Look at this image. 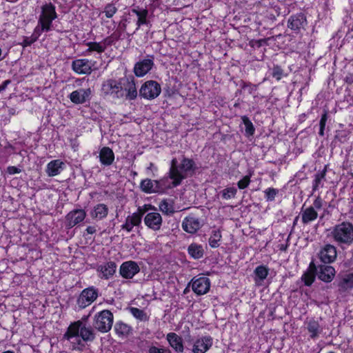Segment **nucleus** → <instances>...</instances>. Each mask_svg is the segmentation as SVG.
<instances>
[{
    "mask_svg": "<svg viewBox=\"0 0 353 353\" xmlns=\"http://www.w3.org/2000/svg\"><path fill=\"white\" fill-rule=\"evenodd\" d=\"M278 190L274 188H268L265 191L266 199L268 201L274 200L275 196L276 195Z\"/></svg>",
    "mask_w": 353,
    "mask_h": 353,
    "instance_id": "nucleus-49",
    "label": "nucleus"
},
{
    "mask_svg": "<svg viewBox=\"0 0 353 353\" xmlns=\"http://www.w3.org/2000/svg\"><path fill=\"white\" fill-rule=\"evenodd\" d=\"M195 168V163L192 159L183 157L181 163L178 165L176 159H173L169 172L170 178L173 180V186L180 185L182 180L186 177V173L194 171Z\"/></svg>",
    "mask_w": 353,
    "mask_h": 353,
    "instance_id": "nucleus-2",
    "label": "nucleus"
},
{
    "mask_svg": "<svg viewBox=\"0 0 353 353\" xmlns=\"http://www.w3.org/2000/svg\"><path fill=\"white\" fill-rule=\"evenodd\" d=\"M307 330L310 334V338L313 339L317 338L322 331L318 321L314 319L310 320L307 322Z\"/></svg>",
    "mask_w": 353,
    "mask_h": 353,
    "instance_id": "nucleus-31",
    "label": "nucleus"
},
{
    "mask_svg": "<svg viewBox=\"0 0 353 353\" xmlns=\"http://www.w3.org/2000/svg\"><path fill=\"white\" fill-rule=\"evenodd\" d=\"M212 345V338L205 336L198 339L194 343L192 352L194 353H205Z\"/></svg>",
    "mask_w": 353,
    "mask_h": 353,
    "instance_id": "nucleus-17",
    "label": "nucleus"
},
{
    "mask_svg": "<svg viewBox=\"0 0 353 353\" xmlns=\"http://www.w3.org/2000/svg\"><path fill=\"white\" fill-rule=\"evenodd\" d=\"M314 276L312 273L306 272L302 276V280L307 286H310L314 281Z\"/></svg>",
    "mask_w": 353,
    "mask_h": 353,
    "instance_id": "nucleus-47",
    "label": "nucleus"
},
{
    "mask_svg": "<svg viewBox=\"0 0 353 353\" xmlns=\"http://www.w3.org/2000/svg\"><path fill=\"white\" fill-rule=\"evenodd\" d=\"M310 268L316 272L318 278L326 283L331 282L335 276L334 268L328 264L319 265L317 267L313 262L310 264Z\"/></svg>",
    "mask_w": 353,
    "mask_h": 353,
    "instance_id": "nucleus-7",
    "label": "nucleus"
},
{
    "mask_svg": "<svg viewBox=\"0 0 353 353\" xmlns=\"http://www.w3.org/2000/svg\"><path fill=\"white\" fill-rule=\"evenodd\" d=\"M144 214V210L141 208H138L137 212L133 213L132 215L128 216L126 219L129 223H131L134 226H138L141 223L142 216Z\"/></svg>",
    "mask_w": 353,
    "mask_h": 353,
    "instance_id": "nucleus-35",
    "label": "nucleus"
},
{
    "mask_svg": "<svg viewBox=\"0 0 353 353\" xmlns=\"http://www.w3.org/2000/svg\"><path fill=\"white\" fill-rule=\"evenodd\" d=\"M7 172L10 174H14L21 172V169L15 166H9L7 168Z\"/></svg>",
    "mask_w": 353,
    "mask_h": 353,
    "instance_id": "nucleus-55",
    "label": "nucleus"
},
{
    "mask_svg": "<svg viewBox=\"0 0 353 353\" xmlns=\"http://www.w3.org/2000/svg\"><path fill=\"white\" fill-rule=\"evenodd\" d=\"M132 12L137 16V18H138L137 21V27L135 31H134L131 34H128L129 36L134 34L135 32L139 29L141 26L148 23V21L147 19V17L148 15V10H146V9L139 10V9L134 8L132 10Z\"/></svg>",
    "mask_w": 353,
    "mask_h": 353,
    "instance_id": "nucleus-27",
    "label": "nucleus"
},
{
    "mask_svg": "<svg viewBox=\"0 0 353 353\" xmlns=\"http://www.w3.org/2000/svg\"><path fill=\"white\" fill-rule=\"evenodd\" d=\"M90 315L83 316L80 321H83V324H85V323L88 321Z\"/></svg>",
    "mask_w": 353,
    "mask_h": 353,
    "instance_id": "nucleus-61",
    "label": "nucleus"
},
{
    "mask_svg": "<svg viewBox=\"0 0 353 353\" xmlns=\"http://www.w3.org/2000/svg\"><path fill=\"white\" fill-rule=\"evenodd\" d=\"M130 311L134 317L140 321H146L148 320V316L143 310L137 307H130Z\"/></svg>",
    "mask_w": 353,
    "mask_h": 353,
    "instance_id": "nucleus-40",
    "label": "nucleus"
},
{
    "mask_svg": "<svg viewBox=\"0 0 353 353\" xmlns=\"http://www.w3.org/2000/svg\"><path fill=\"white\" fill-rule=\"evenodd\" d=\"M266 43L265 39H259V40H252L250 41V45L252 47L261 48L263 43Z\"/></svg>",
    "mask_w": 353,
    "mask_h": 353,
    "instance_id": "nucleus-52",
    "label": "nucleus"
},
{
    "mask_svg": "<svg viewBox=\"0 0 353 353\" xmlns=\"http://www.w3.org/2000/svg\"><path fill=\"white\" fill-rule=\"evenodd\" d=\"M221 239V234L219 230H213L212 234L209 239V245L212 248H216L219 246V241Z\"/></svg>",
    "mask_w": 353,
    "mask_h": 353,
    "instance_id": "nucleus-37",
    "label": "nucleus"
},
{
    "mask_svg": "<svg viewBox=\"0 0 353 353\" xmlns=\"http://www.w3.org/2000/svg\"><path fill=\"white\" fill-rule=\"evenodd\" d=\"M95 337L94 329L90 326H86L85 324H83L82 321H77L72 323L63 335V338L68 341L76 338L78 345H81L82 341L84 342H92Z\"/></svg>",
    "mask_w": 353,
    "mask_h": 353,
    "instance_id": "nucleus-1",
    "label": "nucleus"
},
{
    "mask_svg": "<svg viewBox=\"0 0 353 353\" xmlns=\"http://www.w3.org/2000/svg\"><path fill=\"white\" fill-rule=\"evenodd\" d=\"M101 90L104 95H109L113 99H121L124 97V90L122 88V79L119 81L114 79L105 81L102 85Z\"/></svg>",
    "mask_w": 353,
    "mask_h": 353,
    "instance_id": "nucleus-5",
    "label": "nucleus"
},
{
    "mask_svg": "<svg viewBox=\"0 0 353 353\" xmlns=\"http://www.w3.org/2000/svg\"><path fill=\"white\" fill-rule=\"evenodd\" d=\"M166 339L170 345L177 352H183V345L181 337L174 332H170L167 334Z\"/></svg>",
    "mask_w": 353,
    "mask_h": 353,
    "instance_id": "nucleus-25",
    "label": "nucleus"
},
{
    "mask_svg": "<svg viewBox=\"0 0 353 353\" xmlns=\"http://www.w3.org/2000/svg\"><path fill=\"white\" fill-rule=\"evenodd\" d=\"M115 35H116V34H112L110 37H108L105 39H104L102 41H101L103 47H104L105 50L108 46H110L113 43V42H114L113 37Z\"/></svg>",
    "mask_w": 353,
    "mask_h": 353,
    "instance_id": "nucleus-50",
    "label": "nucleus"
},
{
    "mask_svg": "<svg viewBox=\"0 0 353 353\" xmlns=\"http://www.w3.org/2000/svg\"><path fill=\"white\" fill-rule=\"evenodd\" d=\"M323 206V201L320 198V196H318L316 198V199L313 202V205L311 206L312 208H314V210H319Z\"/></svg>",
    "mask_w": 353,
    "mask_h": 353,
    "instance_id": "nucleus-53",
    "label": "nucleus"
},
{
    "mask_svg": "<svg viewBox=\"0 0 353 353\" xmlns=\"http://www.w3.org/2000/svg\"><path fill=\"white\" fill-rule=\"evenodd\" d=\"M339 291L345 292L353 288V272L345 275L338 283Z\"/></svg>",
    "mask_w": 353,
    "mask_h": 353,
    "instance_id": "nucleus-26",
    "label": "nucleus"
},
{
    "mask_svg": "<svg viewBox=\"0 0 353 353\" xmlns=\"http://www.w3.org/2000/svg\"><path fill=\"white\" fill-rule=\"evenodd\" d=\"M236 192L237 190L235 188H227L221 192L222 197L225 199H230L234 198Z\"/></svg>",
    "mask_w": 353,
    "mask_h": 353,
    "instance_id": "nucleus-44",
    "label": "nucleus"
},
{
    "mask_svg": "<svg viewBox=\"0 0 353 353\" xmlns=\"http://www.w3.org/2000/svg\"><path fill=\"white\" fill-rule=\"evenodd\" d=\"M90 88L79 89L72 92L69 98L70 101L75 104H82L90 99Z\"/></svg>",
    "mask_w": 353,
    "mask_h": 353,
    "instance_id": "nucleus-19",
    "label": "nucleus"
},
{
    "mask_svg": "<svg viewBox=\"0 0 353 353\" xmlns=\"http://www.w3.org/2000/svg\"><path fill=\"white\" fill-rule=\"evenodd\" d=\"M62 165L63 163L59 160H54L48 163L46 169L48 175L50 176H54L59 174L62 170Z\"/></svg>",
    "mask_w": 353,
    "mask_h": 353,
    "instance_id": "nucleus-30",
    "label": "nucleus"
},
{
    "mask_svg": "<svg viewBox=\"0 0 353 353\" xmlns=\"http://www.w3.org/2000/svg\"><path fill=\"white\" fill-rule=\"evenodd\" d=\"M51 30V28L49 26H47L43 23H39L38 21V25L35 28L34 32L32 36L37 40L38 38L41 36V33L43 32H48Z\"/></svg>",
    "mask_w": 353,
    "mask_h": 353,
    "instance_id": "nucleus-39",
    "label": "nucleus"
},
{
    "mask_svg": "<svg viewBox=\"0 0 353 353\" xmlns=\"http://www.w3.org/2000/svg\"><path fill=\"white\" fill-rule=\"evenodd\" d=\"M153 66L154 58L151 56L150 58L144 59L137 62L134 65V72L137 77H141L150 71Z\"/></svg>",
    "mask_w": 353,
    "mask_h": 353,
    "instance_id": "nucleus-11",
    "label": "nucleus"
},
{
    "mask_svg": "<svg viewBox=\"0 0 353 353\" xmlns=\"http://www.w3.org/2000/svg\"><path fill=\"white\" fill-rule=\"evenodd\" d=\"M159 208L163 213L167 215L172 214L175 212L173 202L171 200H163L159 204Z\"/></svg>",
    "mask_w": 353,
    "mask_h": 353,
    "instance_id": "nucleus-36",
    "label": "nucleus"
},
{
    "mask_svg": "<svg viewBox=\"0 0 353 353\" xmlns=\"http://www.w3.org/2000/svg\"><path fill=\"white\" fill-rule=\"evenodd\" d=\"M140 188L143 192L148 194L161 192L164 189L161 181L151 180L150 179L142 180L140 183Z\"/></svg>",
    "mask_w": 353,
    "mask_h": 353,
    "instance_id": "nucleus-12",
    "label": "nucleus"
},
{
    "mask_svg": "<svg viewBox=\"0 0 353 353\" xmlns=\"http://www.w3.org/2000/svg\"><path fill=\"white\" fill-rule=\"evenodd\" d=\"M327 168L326 167L324 168V169L317 172L314 176V179L313 181L312 185V190L313 192L316 191L319 187H322V181L325 180V175H326Z\"/></svg>",
    "mask_w": 353,
    "mask_h": 353,
    "instance_id": "nucleus-34",
    "label": "nucleus"
},
{
    "mask_svg": "<svg viewBox=\"0 0 353 353\" xmlns=\"http://www.w3.org/2000/svg\"><path fill=\"white\" fill-rule=\"evenodd\" d=\"M319 259L323 264H329L334 261L336 258V249L335 246L325 245L319 252Z\"/></svg>",
    "mask_w": 353,
    "mask_h": 353,
    "instance_id": "nucleus-15",
    "label": "nucleus"
},
{
    "mask_svg": "<svg viewBox=\"0 0 353 353\" xmlns=\"http://www.w3.org/2000/svg\"><path fill=\"white\" fill-rule=\"evenodd\" d=\"M327 120V111L324 110V113L322 114L320 122H319L320 129H319V134L320 136L324 135V130H325Z\"/></svg>",
    "mask_w": 353,
    "mask_h": 353,
    "instance_id": "nucleus-45",
    "label": "nucleus"
},
{
    "mask_svg": "<svg viewBox=\"0 0 353 353\" xmlns=\"http://www.w3.org/2000/svg\"><path fill=\"white\" fill-rule=\"evenodd\" d=\"M98 297V290L94 287L84 289L77 299V303L80 308H85Z\"/></svg>",
    "mask_w": 353,
    "mask_h": 353,
    "instance_id": "nucleus-8",
    "label": "nucleus"
},
{
    "mask_svg": "<svg viewBox=\"0 0 353 353\" xmlns=\"http://www.w3.org/2000/svg\"><path fill=\"white\" fill-rule=\"evenodd\" d=\"M133 227L134 225H132L131 223H129L127 219H125V223L121 226L122 229L125 230L129 232L132 231Z\"/></svg>",
    "mask_w": 353,
    "mask_h": 353,
    "instance_id": "nucleus-56",
    "label": "nucleus"
},
{
    "mask_svg": "<svg viewBox=\"0 0 353 353\" xmlns=\"http://www.w3.org/2000/svg\"><path fill=\"white\" fill-rule=\"evenodd\" d=\"M188 254L194 259H199L203 256V246L196 243H192L188 248Z\"/></svg>",
    "mask_w": 353,
    "mask_h": 353,
    "instance_id": "nucleus-32",
    "label": "nucleus"
},
{
    "mask_svg": "<svg viewBox=\"0 0 353 353\" xmlns=\"http://www.w3.org/2000/svg\"><path fill=\"white\" fill-rule=\"evenodd\" d=\"M57 18L55 6L51 3H46L41 7V13L39 22L52 27V21Z\"/></svg>",
    "mask_w": 353,
    "mask_h": 353,
    "instance_id": "nucleus-9",
    "label": "nucleus"
},
{
    "mask_svg": "<svg viewBox=\"0 0 353 353\" xmlns=\"http://www.w3.org/2000/svg\"><path fill=\"white\" fill-rule=\"evenodd\" d=\"M241 119H242L243 123L245 125V135L248 137L252 136L254 134L255 128H254L252 121L246 116L242 117Z\"/></svg>",
    "mask_w": 353,
    "mask_h": 353,
    "instance_id": "nucleus-38",
    "label": "nucleus"
},
{
    "mask_svg": "<svg viewBox=\"0 0 353 353\" xmlns=\"http://www.w3.org/2000/svg\"><path fill=\"white\" fill-rule=\"evenodd\" d=\"M148 353H170V351L168 349L152 346L149 348Z\"/></svg>",
    "mask_w": 353,
    "mask_h": 353,
    "instance_id": "nucleus-51",
    "label": "nucleus"
},
{
    "mask_svg": "<svg viewBox=\"0 0 353 353\" xmlns=\"http://www.w3.org/2000/svg\"><path fill=\"white\" fill-rule=\"evenodd\" d=\"M99 160L102 165L109 166L114 160V154L109 147H103L99 152Z\"/></svg>",
    "mask_w": 353,
    "mask_h": 353,
    "instance_id": "nucleus-24",
    "label": "nucleus"
},
{
    "mask_svg": "<svg viewBox=\"0 0 353 353\" xmlns=\"http://www.w3.org/2000/svg\"><path fill=\"white\" fill-rule=\"evenodd\" d=\"M116 268V263L113 261H110L104 265H99L97 271L101 274V276H100L101 278L108 279L115 273Z\"/></svg>",
    "mask_w": 353,
    "mask_h": 353,
    "instance_id": "nucleus-23",
    "label": "nucleus"
},
{
    "mask_svg": "<svg viewBox=\"0 0 353 353\" xmlns=\"http://www.w3.org/2000/svg\"><path fill=\"white\" fill-rule=\"evenodd\" d=\"M113 314L108 310H103L97 313L93 319V326L102 333L109 332L113 324Z\"/></svg>",
    "mask_w": 353,
    "mask_h": 353,
    "instance_id": "nucleus-4",
    "label": "nucleus"
},
{
    "mask_svg": "<svg viewBox=\"0 0 353 353\" xmlns=\"http://www.w3.org/2000/svg\"><path fill=\"white\" fill-rule=\"evenodd\" d=\"M86 216L85 212L82 209L74 210L70 212L66 215V221L68 222V226L72 228L78 223L82 222Z\"/></svg>",
    "mask_w": 353,
    "mask_h": 353,
    "instance_id": "nucleus-21",
    "label": "nucleus"
},
{
    "mask_svg": "<svg viewBox=\"0 0 353 353\" xmlns=\"http://www.w3.org/2000/svg\"><path fill=\"white\" fill-rule=\"evenodd\" d=\"M201 227V224L199 219L192 216L185 217L182 223L183 229L190 234L195 233Z\"/></svg>",
    "mask_w": 353,
    "mask_h": 353,
    "instance_id": "nucleus-22",
    "label": "nucleus"
},
{
    "mask_svg": "<svg viewBox=\"0 0 353 353\" xmlns=\"http://www.w3.org/2000/svg\"><path fill=\"white\" fill-rule=\"evenodd\" d=\"M117 12V8L113 3H108L103 11L107 18H112Z\"/></svg>",
    "mask_w": 353,
    "mask_h": 353,
    "instance_id": "nucleus-43",
    "label": "nucleus"
},
{
    "mask_svg": "<svg viewBox=\"0 0 353 353\" xmlns=\"http://www.w3.org/2000/svg\"><path fill=\"white\" fill-rule=\"evenodd\" d=\"M126 24L125 23L121 22L119 24V28L121 31H125L126 30Z\"/></svg>",
    "mask_w": 353,
    "mask_h": 353,
    "instance_id": "nucleus-59",
    "label": "nucleus"
},
{
    "mask_svg": "<svg viewBox=\"0 0 353 353\" xmlns=\"http://www.w3.org/2000/svg\"><path fill=\"white\" fill-rule=\"evenodd\" d=\"M191 284L192 290L198 295L206 294L210 288V279L204 276L193 279Z\"/></svg>",
    "mask_w": 353,
    "mask_h": 353,
    "instance_id": "nucleus-10",
    "label": "nucleus"
},
{
    "mask_svg": "<svg viewBox=\"0 0 353 353\" xmlns=\"http://www.w3.org/2000/svg\"><path fill=\"white\" fill-rule=\"evenodd\" d=\"M318 217L317 212L314 210V208L308 207L303 210L302 208L301 219L304 224H307Z\"/></svg>",
    "mask_w": 353,
    "mask_h": 353,
    "instance_id": "nucleus-29",
    "label": "nucleus"
},
{
    "mask_svg": "<svg viewBox=\"0 0 353 353\" xmlns=\"http://www.w3.org/2000/svg\"><path fill=\"white\" fill-rule=\"evenodd\" d=\"M92 65V61L86 59H77L72 63V70L79 74H90Z\"/></svg>",
    "mask_w": 353,
    "mask_h": 353,
    "instance_id": "nucleus-13",
    "label": "nucleus"
},
{
    "mask_svg": "<svg viewBox=\"0 0 353 353\" xmlns=\"http://www.w3.org/2000/svg\"><path fill=\"white\" fill-rule=\"evenodd\" d=\"M139 271L138 264L132 261L123 263L119 269L120 274L125 279H132Z\"/></svg>",
    "mask_w": 353,
    "mask_h": 353,
    "instance_id": "nucleus-14",
    "label": "nucleus"
},
{
    "mask_svg": "<svg viewBox=\"0 0 353 353\" xmlns=\"http://www.w3.org/2000/svg\"><path fill=\"white\" fill-rule=\"evenodd\" d=\"M144 223L149 228L157 231L161 228L162 217L158 212H150L145 216Z\"/></svg>",
    "mask_w": 353,
    "mask_h": 353,
    "instance_id": "nucleus-20",
    "label": "nucleus"
},
{
    "mask_svg": "<svg viewBox=\"0 0 353 353\" xmlns=\"http://www.w3.org/2000/svg\"><path fill=\"white\" fill-rule=\"evenodd\" d=\"M330 234L337 245H350L353 242V225L342 222L332 228Z\"/></svg>",
    "mask_w": 353,
    "mask_h": 353,
    "instance_id": "nucleus-3",
    "label": "nucleus"
},
{
    "mask_svg": "<svg viewBox=\"0 0 353 353\" xmlns=\"http://www.w3.org/2000/svg\"><path fill=\"white\" fill-rule=\"evenodd\" d=\"M306 24V17L302 13L291 16L288 21V27L294 31H299L304 28Z\"/></svg>",
    "mask_w": 353,
    "mask_h": 353,
    "instance_id": "nucleus-18",
    "label": "nucleus"
},
{
    "mask_svg": "<svg viewBox=\"0 0 353 353\" xmlns=\"http://www.w3.org/2000/svg\"><path fill=\"white\" fill-rule=\"evenodd\" d=\"M161 87L160 84L156 81L149 80L145 81L139 90L140 97L152 100L161 94Z\"/></svg>",
    "mask_w": 353,
    "mask_h": 353,
    "instance_id": "nucleus-6",
    "label": "nucleus"
},
{
    "mask_svg": "<svg viewBox=\"0 0 353 353\" xmlns=\"http://www.w3.org/2000/svg\"><path fill=\"white\" fill-rule=\"evenodd\" d=\"M256 85H253V86L252 87V88H251L250 92H251L252 90H256Z\"/></svg>",
    "mask_w": 353,
    "mask_h": 353,
    "instance_id": "nucleus-62",
    "label": "nucleus"
},
{
    "mask_svg": "<svg viewBox=\"0 0 353 353\" xmlns=\"http://www.w3.org/2000/svg\"><path fill=\"white\" fill-rule=\"evenodd\" d=\"M122 88L126 99L134 100L137 97L138 93L133 77L122 79Z\"/></svg>",
    "mask_w": 353,
    "mask_h": 353,
    "instance_id": "nucleus-16",
    "label": "nucleus"
},
{
    "mask_svg": "<svg viewBox=\"0 0 353 353\" xmlns=\"http://www.w3.org/2000/svg\"><path fill=\"white\" fill-rule=\"evenodd\" d=\"M37 40L31 36L30 37H26L23 41V46H29L34 43Z\"/></svg>",
    "mask_w": 353,
    "mask_h": 353,
    "instance_id": "nucleus-54",
    "label": "nucleus"
},
{
    "mask_svg": "<svg viewBox=\"0 0 353 353\" xmlns=\"http://www.w3.org/2000/svg\"><path fill=\"white\" fill-rule=\"evenodd\" d=\"M283 74V70L279 65H275L272 68V75L276 80H280Z\"/></svg>",
    "mask_w": 353,
    "mask_h": 353,
    "instance_id": "nucleus-46",
    "label": "nucleus"
},
{
    "mask_svg": "<svg viewBox=\"0 0 353 353\" xmlns=\"http://www.w3.org/2000/svg\"><path fill=\"white\" fill-rule=\"evenodd\" d=\"M254 273L261 281H263L268 274V269L265 266L260 265L255 269Z\"/></svg>",
    "mask_w": 353,
    "mask_h": 353,
    "instance_id": "nucleus-42",
    "label": "nucleus"
},
{
    "mask_svg": "<svg viewBox=\"0 0 353 353\" xmlns=\"http://www.w3.org/2000/svg\"><path fill=\"white\" fill-rule=\"evenodd\" d=\"M108 208L103 203L97 204L91 212V216L93 219L101 220L107 216Z\"/></svg>",
    "mask_w": 353,
    "mask_h": 353,
    "instance_id": "nucleus-28",
    "label": "nucleus"
},
{
    "mask_svg": "<svg viewBox=\"0 0 353 353\" xmlns=\"http://www.w3.org/2000/svg\"><path fill=\"white\" fill-rule=\"evenodd\" d=\"M113 34H116V35L113 37V39L114 40H119L121 37V33L120 32H114Z\"/></svg>",
    "mask_w": 353,
    "mask_h": 353,
    "instance_id": "nucleus-60",
    "label": "nucleus"
},
{
    "mask_svg": "<svg viewBox=\"0 0 353 353\" xmlns=\"http://www.w3.org/2000/svg\"><path fill=\"white\" fill-rule=\"evenodd\" d=\"M297 219H298V216H297V217H296V219H295V220H294V223H295V222L296 221V220H297Z\"/></svg>",
    "mask_w": 353,
    "mask_h": 353,
    "instance_id": "nucleus-64",
    "label": "nucleus"
},
{
    "mask_svg": "<svg viewBox=\"0 0 353 353\" xmlns=\"http://www.w3.org/2000/svg\"><path fill=\"white\" fill-rule=\"evenodd\" d=\"M10 113H11V114H14V109H11V110H10Z\"/></svg>",
    "mask_w": 353,
    "mask_h": 353,
    "instance_id": "nucleus-63",
    "label": "nucleus"
},
{
    "mask_svg": "<svg viewBox=\"0 0 353 353\" xmlns=\"http://www.w3.org/2000/svg\"><path fill=\"white\" fill-rule=\"evenodd\" d=\"M11 83V81L10 79L4 81L1 85H0V92L5 90L8 85Z\"/></svg>",
    "mask_w": 353,
    "mask_h": 353,
    "instance_id": "nucleus-57",
    "label": "nucleus"
},
{
    "mask_svg": "<svg viewBox=\"0 0 353 353\" xmlns=\"http://www.w3.org/2000/svg\"><path fill=\"white\" fill-rule=\"evenodd\" d=\"M250 183V177L248 175L243 176L240 181L237 183V186L239 189L243 190L246 188Z\"/></svg>",
    "mask_w": 353,
    "mask_h": 353,
    "instance_id": "nucleus-48",
    "label": "nucleus"
},
{
    "mask_svg": "<svg viewBox=\"0 0 353 353\" xmlns=\"http://www.w3.org/2000/svg\"><path fill=\"white\" fill-rule=\"evenodd\" d=\"M86 45L88 47L87 52L95 51L98 53H101L105 51L104 47H103L101 42H88Z\"/></svg>",
    "mask_w": 353,
    "mask_h": 353,
    "instance_id": "nucleus-41",
    "label": "nucleus"
},
{
    "mask_svg": "<svg viewBox=\"0 0 353 353\" xmlns=\"http://www.w3.org/2000/svg\"><path fill=\"white\" fill-rule=\"evenodd\" d=\"M114 328L119 336H123L129 335L132 331L131 326L122 321L117 322Z\"/></svg>",
    "mask_w": 353,
    "mask_h": 353,
    "instance_id": "nucleus-33",
    "label": "nucleus"
},
{
    "mask_svg": "<svg viewBox=\"0 0 353 353\" xmlns=\"http://www.w3.org/2000/svg\"><path fill=\"white\" fill-rule=\"evenodd\" d=\"M86 232L88 233V234H92L96 232V229L93 226H88L87 228H86Z\"/></svg>",
    "mask_w": 353,
    "mask_h": 353,
    "instance_id": "nucleus-58",
    "label": "nucleus"
}]
</instances>
